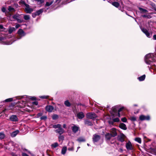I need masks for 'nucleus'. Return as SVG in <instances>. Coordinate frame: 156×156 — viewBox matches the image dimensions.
<instances>
[{"mask_svg": "<svg viewBox=\"0 0 156 156\" xmlns=\"http://www.w3.org/2000/svg\"><path fill=\"white\" fill-rule=\"evenodd\" d=\"M48 97V96H40V98L42 99H47Z\"/></svg>", "mask_w": 156, "mask_h": 156, "instance_id": "a19ab883", "label": "nucleus"}, {"mask_svg": "<svg viewBox=\"0 0 156 156\" xmlns=\"http://www.w3.org/2000/svg\"><path fill=\"white\" fill-rule=\"evenodd\" d=\"M144 138H146V136H144Z\"/></svg>", "mask_w": 156, "mask_h": 156, "instance_id": "338daca9", "label": "nucleus"}, {"mask_svg": "<svg viewBox=\"0 0 156 156\" xmlns=\"http://www.w3.org/2000/svg\"><path fill=\"white\" fill-rule=\"evenodd\" d=\"M105 138L107 140H109L112 137V135L109 133H106L105 135Z\"/></svg>", "mask_w": 156, "mask_h": 156, "instance_id": "dca6fc26", "label": "nucleus"}, {"mask_svg": "<svg viewBox=\"0 0 156 156\" xmlns=\"http://www.w3.org/2000/svg\"><path fill=\"white\" fill-rule=\"evenodd\" d=\"M153 38L154 40H156V35H154L153 36Z\"/></svg>", "mask_w": 156, "mask_h": 156, "instance_id": "13d9d810", "label": "nucleus"}, {"mask_svg": "<svg viewBox=\"0 0 156 156\" xmlns=\"http://www.w3.org/2000/svg\"><path fill=\"white\" fill-rule=\"evenodd\" d=\"M124 108V107H122V108H121L119 109L118 110V112L117 114V115H118L119 117H120V116L119 112L122 111Z\"/></svg>", "mask_w": 156, "mask_h": 156, "instance_id": "72a5a7b5", "label": "nucleus"}, {"mask_svg": "<svg viewBox=\"0 0 156 156\" xmlns=\"http://www.w3.org/2000/svg\"><path fill=\"white\" fill-rule=\"evenodd\" d=\"M110 133L112 137H115L117 135L116 129L115 128H112L111 129Z\"/></svg>", "mask_w": 156, "mask_h": 156, "instance_id": "1a4fd4ad", "label": "nucleus"}, {"mask_svg": "<svg viewBox=\"0 0 156 156\" xmlns=\"http://www.w3.org/2000/svg\"><path fill=\"white\" fill-rule=\"evenodd\" d=\"M53 2V1H51L49 2H46L45 5L47 6H49L51 5Z\"/></svg>", "mask_w": 156, "mask_h": 156, "instance_id": "7c9ffc66", "label": "nucleus"}, {"mask_svg": "<svg viewBox=\"0 0 156 156\" xmlns=\"http://www.w3.org/2000/svg\"><path fill=\"white\" fill-rule=\"evenodd\" d=\"M10 20H11V21H13V20H12L11 19H10Z\"/></svg>", "mask_w": 156, "mask_h": 156, "instance_id": "69168bd1", "label": "nucleus"}, {"mask_svg": "<svg viewBox=\"0 0 156 156\" xmlns=\"http://www.w3.org/2000/svg\"><path fill=\"white\" fill-rule=\"evenodd\" d=\"M100 139V136L95 134L93 135V140L94 142H97Z\"/></svg>", "mask_w": 156, "mask_h": 156, "instance_id": "39448f33", "label": "nucleus"}, {"mask_svg": "<svg viewBox=\"0 0 156 156\" xmlns=\"http://www.w3.org/2000/svg\"><path fill=\"white\" fill-rule=\"evenodd\" d=\"M64 104L67 107H69L71 105L70 102L68 100H66L65 101Z\"/></svg>", "mask_w": 156, "mask_h": 156, "instance_id": "c85d7f7f", "label": "nucleus"}, {"mask_svg": "<svg viewBox=\"0 0 156 156\" xmlns=\"http://www.w3.org/2000/svg\"><path fill=\"white\" fill-rule=\"evenodd\" d=\"M2 40V38L0 37V40Z\"/></svg>", "mask_w": 156, "mask_h": 156, "instance_id": "e2e57ef3", "label": "nucleus"}, {"mask_svg": "<svg viewBox=\"0 0 156 156\" xmlns=\"http://www.w3.org/2000/svg\"><path fill=\"white\" fill-rule=\"evenodd\" d=\"M24 18L26 20H28L30 19V16L28 15H25L24 16Z\"/></svg>", "mask_w": 156, "mask_h": 156, "instance_id": "c9c22d12", "label": "nucleus"}, {"mask_svg": "<svg viewBox=\"0 0 156 156\" xmlns=\"http://www.w3.org/2000/svg\"><path fill=\"white\" fill-rule=\"evenodd\" d=\"M23 3H24L26 6L25 11L27 13H30L33 11V9L30 8L29 5L25 3L24 2H23Z\"/></svg>", "mask_w": 156, "mask_h": 156, "instance_id": "f03ea898", "label": "nucleus"}, {"mask_svg": "<svg viewBox=\"0 0 156 156\" xmlns=\"http://www.w3.org/2000/svg\"><path fill=\"white\" fill-rule=\"evenodd\" d=\"M55 132L58 133L59 134L61 135L64 132V130L61 127L58 129L55 130Z\"/></svg>", "mask_w": 156, "mask_h": 156, "instance_id": "4468645a", "label": "nucleus"}, {"mask_svg": "<svg viewBox=\"0 0 156 156\" xmlns=\"http://www.w3.org/2000/svg\"><path fill=\"white\" fill-rule=\"evenodd\" d=\"M143 17H147L148 18H151V17H149L150 16H147L146 15H144V16H143Z\"/></svg>", "mask_w": 156, "mask_h": 156, "instance_id": "4d7b16f0", "label": "nucleus"}, {"mask_svg": "<svg viewBox=\"0 0 156 156\" xmlns=\"http://www.w3.org/2000/svg\"><path fill=\"white\" fill-rule=\"evenodd\" d=\"M42 115V113H38L37 114V117H39L40 116H41Z\"/></svg>", "mask_w": 156, "mask_h": 156, "instance_id": "864d4df0", "label": "nucleus"}, {"mask_svg": "<svg viewBox=\"0 0 156 156\" xmlns=\"http://www.w3.org/2000/svg\"><path fill=\"white\" fill-rule=\"evenodd\" d=\"M22 156H29L25 153H23L22 154Z\"/></svg>", "mask_w": 156, "mask_h": 156, "instance_id": "603ef678", "label": "nucleus"}, {"mask_svg": "<svg viewBox=\"0 0 156 156\" xmlns=\"http://www.w3.org/2000/svg\"><path fill=\"white\" fill-rule=\"evenodd\" d=\"M112 4L116 7H118L119 5V3L117 2H112Z\"/></svg>", "mask_w": 156, "mask_h": 156, "instance_id": "a878e982", "label": "nucleus"}, {"mask_svg": "<svg viewBox=\"0 0 156 156\" xmlns=\"http://www.w3.org/2000/svg\"><path fill=\"white\" fill-rule=\"evenodd\" d=\"M58 146V143H57L56 142L55 143L52 144L51 145V147L52 148H56Z\"/></svg>", "mask_w": 156, "mask_h": 156, "instance_id": "c756f323", "label": "nucleus"}, {"mask_svg": "<svg viewBox=\"0 0 156 156\" xmlns=\"http://www.w3.org/2000/svg\"><path fill=\"white\" fill-rule=\"evenodd\" d=\"M113 121L114 122H118L119 121V119L118 118H116L113 119Z\"/></svg>", "mask_w": 156, "mask_h": 156, "instance_id": "ea45409f", "label": "nucleus"}, {"mask_svg": "<svg viewBox=\"0 0 156 156\" xmlns=\"http://www.w3.org/2000/svg\"><path fill=\"white\" fill-rule=\"evenodd\" d=\"M72 130L73 132L75 133H76L77 131L79 129V127L76 126L75 125H74L72 128Z\"/></svg>", "mask_w": 156, "mask_h": 156, "instance_id": "aec40b11", "label": "nucleus"}, {"mask_svg": "<svg viewBox=\"0 0 156 156\" xmlns=\"http://www.w3.org/2000/svg\"><path fill=\"white\" fill-rule=\"evenodd\" d=\"M121 120L123 122H126L127 121V119L125 117H124L121 119Z\"/></svg>", "mask_w": 156, "mask_h": 156, "instance_id": "79ce46f5", "label": "nucleus"}, {"mask_svg": "<svg viewBox=\"0 0 156 156\" xmlns=\"http://www.w3.org/2000/svg\"><path fill=\"white\" fill-rule=\"evenodd\" d=\"M145 77V75H144L140 76V77H139L138 78V79L140 81H143L144 80Z\"/></svg>", "mask_w": 156, "mask_h": 156, "instance_id": "cd10ccee", "label": "nucleus"}, {"mask_svg": "<svg viewBox=\"0 0 156 156\" xmlns=\"http://www.w3.org/2000/svg\"><path fill=\"white\" fill-rule=\"evenodd\" d=\"M77 116L79 119H82L84 117V115L83 112H81L77 114Z\"/></svg>", "mask_w": 156, "mask_h": 156, "instance_id": "a211bd4d", "label": "nucleus"}, {"mask_svg": "<svg viewBox=\"0 0 156 156\" xmlns=\"http://www.w3.org/2000/svg\"><path fill=\"white\" fill-rule=\"evenodd\" d=\"M2 11L3 12H5V8L4 7H3L2 9Z\"/></svg>", "mask_w": 156, "mask_h": 156, "instance_id": "5fc2aeb1", "label": "nucleus"}, {"mask_svg": "<svg viewBox=\"0 0 156 156\" xmlns=\"http://www.w3.org/2000/svg\"><path fill=\"white\" fill-rule=\"evenodd\" d=\"M130 119L132 121H135L136 120V118L135 117L132 116L130 117Z\"/></svg>", "mask_w": 156, "mask_h": 156, "instance_id": "4c0bfd02", "label": "nucleus"}, {"mask_svg": "<svg viewBox=\"0 0 156 156\" xmlns=\"http://www.w3.org/2000/svg\"><path fill=\"white\" fill-rule=\"evenodd\" d=\"M53 127L55 128H58V129L60 128L61 127V125L58 124L57 125H54L53 126Z\"/></svg>", "mask_w": 156, "mask_h": 156, "instance_id": "2f4dec72", "label": "nucleus"}, {"mask_svg": "<svg viewBox=\"0 0 156 156\" xmlns=\"http://www.w3.org/2000/svg\"><path fill=\"white\" fill-rule=\"evenodd\" d=\"M37 15L36 12H35V13H33L32 14V16L34 18Z\"/></svg>", "mask_w": 156, "mask_h": 156, "instance_id": "a18cd8bd", "label": "nucleus"}, {"mask_svg": "<svg viewBox=\"0 0 156 156\" xmlns=\"http://www.w3.org/2000/svg\"><path fill=\"white\" fill-rule=\"evenodd\" d=\"M112 114L113 115H114L115 113H117V107L116 106L113 107L112 109Z\"/></svg>", "mask_w": 156, "mask_h": 156, "instance_id": "ddd939ff", "label": "nucleus"}, {"mask_svg": "<svg viewBox=\"0 0 156 156\" xmlns=\"http://www.w3.org/2000/svg\"><path fill=\"white\" fill-rule=\"evenodd\" d=\"M47 118V117L45 116H43L41 117V120H45Z\"/></svg>", "mask_w": 156, "mask_h": 156, "instance_id": "c03bdc74", "label": "nucleus"}, {"mask_svg": "<svg viewBox=\"0 0 156 156\" xmlns=\"http://www.w3.org/2000/svg\"><path fill=\"white\" fill-rule=\"evenodd\" d=\"M18 34L20 37L19 39H20L21 37L24 36L25 35V34L22 29H19L17 32Z\"/></svg>", "mask_w": 156, "mask_h": 156, "instance_id": "6e6552de", "label": "nucleus"}, {"mask_svg": "<svg viewBox=\"0 0 156 156\" xmlns=\"http://www.w3.org/2000/svg\"><path fill=\"white\" fill-rule=\"evenodd\" d=\"M5 137V135L3 132H0V139H2Z\"/></svg>", "mask_w": 156, "mask_h": 156, "instance_id": "b1692460", "label": "nucleus"}, {"mask_svg": "<svg viewBox=\"0 0 156 156\" xmlns=\"http://www.w3.org/2000/svg\"><path fill=\"white\" fill-rule=\"evenodd\" d=\"M33 103L35 105H38V103L37 101H34L33 102Z\"/></svg>", "mask_w": 156, "mask_h": 156, "instance_id": "6e6d98bb", "label": "nucleus"}, {"mask_svg": "<svg viewBox=\"0 0 156 156\" xmlns=\"http://www.w3.org/2000/svg\"><path fill=\"white\" fill-rule=\"evenodd\" d=\"M154 54L153 53H149L145 57V61L147 64H150L151 62L154 61Z\"/></svg>", "mask_w": 156, "mask_h": 156, "instance_id": "f257e3e1", "label": "nucleus"}, {"mask_svg": "<svg viewBox=\"0 0 156 156\" xmlns=\"http://www.w3.org/2000/svg\"><path fill=\"white\" fill-rule=\"evenodd\" d=\"M77 140L79 142H82L85 141V140L83 137H80L78 138Z\"/></svg>", "mask_w": 156, "mask_h": 156, "instance_id": "393cba45", "label": "nucleus"}, {"mask_svg": "<svg viewBox=\"0 0 156 156\" xmlns=\"http://www.w3.org/2000/svg\"><path fill=\"white\" fill-rule=\"evenodd\" d=\"M63 137L62 136H61L59 137V140L60 141L61 140H63Z\"/></svg>", "mask_w": 156, "mask_h": 156, "instance_id": "de8ad7c7", "label": "nucleus"}, {"mask_svg": "<svg viewBox=\"0 0 156 156\" xmlns=\"http://www.w3.org/2000/svg\"><path fill=\"white\" fill-rule=\"evenodd\" d=\"M87 118L90 119H92L96 117V115L94 113H89L87 114Z\"/></svg>", "mask_w": 156, "mask_h": 156, "instance_id": "20e7f679", "label": "nucleus"}, {"mask_svg": "<svg viewBox=\"0 0 156 156\" xmlns=\"http://www.w3.org/2000/svg\"><path fill=\"white\" fill-rule=\"evenodd\" d=\"M140 119L141 121L144 120H148L150 119V117L149 116H145L144 115H141L140 116Z\"/></svg>", "mask_w": 156, "mask_h": 156, "instance_id": "0eeeda50", "label": "nucleus"}, {"mask_svg": "<svg viewBox=\"0 0 156 156\" xmlns=\"http://www.w3.org/2000/svg\"><path fill=\"white\" fill-rule=\"evenodd\" d=\"M58 118V116L57 115H54L52 117L53 119H56Z\"/></svg>", "mask_w": 156, "mask_h": 156, "instance_id": "49530a36", "label": "nucleus"}, {"mask_svg": "<svg viewBox=\"0 0 156 156\" xmlns=\"http://www.w3.org/2000/svg\"><path fill=\"white\" fill-rule=\"evenodd\" d=\"M119 126L120 128L123 129L125 130L127 129V127H126V125L123 123H120L119 125Z\"/></svg>", "mask_w": 156, "mask_h": 156, "instance_id": "2eb2a0df", "label": "nucleus"}, {"mask_svg": "<svg viewBox=\"0 0 156 156\" xmlns=\"http://www.w3.org/2000/svg\"><path fill=\"white\" fill-rule=\"evenodd\" d=\"M12 98H9L5 100V101L6 102H9L12 101Z\"/></svg>", "mask_w": 156, "mask_h": 156, "instance_id": "e433bc0d", "label": "nucleus"}, {"mask_svg": "<svg viewBox=\"0 0 156 156\" xmlns=\"http://www.w3.org/2000/svg\"><path fill=\"white\" fill-rule=\"evenodd\" d=\"M80 147H77V149H79L80 148Z\"/></svg>", "mask_w": 156, "mask_h": 156, "instance_id": "680f3d73", "label": "nucleus"}, {"mask_svg": "<svg viewBox=\"0 0 156 156\" xmlns=\"http://www.w3.org/2000/svg\"><path fill=\"white\" fill-rule=\"evenodd\" d=\"M134 140L135 141L138 142L139 144H141V140L140 138L136 137L135 139Z\"/></svg>", "mask_w": 156, "mask_h": 156, "instance_id": "bb28decb", "label": "nucleus"}, {"mask_svg": "<svg viewBox=\"0 0 156 156\" xmlns=\"http://www.w3.org/2000/svg\"><path fill=\"white\" fill-rule=\"evenodd\" d=\"M63 127L64 128H66V125L65 124L63 125Z\"/></svg>", "mask_w": 156, "mask_h": 156, "instance_id": "052dcab7", "label": "nucleus"}, {"mask_svg": "<svg viewBox=\"0 0 156 156\" xmlns=\"http://www.w3.org/2000/svg\"><path fill=\"white\" fill-rule=\"evenodd\" d=\"M19 132L18 130H16L15 131L13 132L10 134L11 136L12 137H15Z\"/></svg>", "mask_w": 156, "mask_h": 156, "instance_id": "f3484780", "label": "nucleus"}, {"mask_svg": "<svg viewBox=\"0 0 156 156\" xmlns=\"http://www.w3.org/2000/svg\"><path fill=\"white\" fill-rule=\"evenodd\" d=\"M3 28V27L2 25H0V29H2Z\"/></svg>", "mask_w": 156, "mask_h": 156, "instance_id": "bf43d9fd", "label": "nucleus"}, {"mask_svg": "<svg viewBox=\"0 0 156 156\" xmlns=\"http://www.w3.org/2000/svg\"><path fill=\"white\" fill-rule=\"evenodd\" d=\"M53 109V107L51 105L47 106L46 107V110L48 112H51Z\"/></svg>", "mask_w": 156, "mask_h": 156, "instance_id": "f8f14e48", "label": "nucleus"}, {"mask_svg": "<svg viewBox=\"0 0 156 156\" xmlns=\"http://www.w3.org/2000/svg\"><path fill=\"white\" fill-rule=\"evenodd\" d=\"M126 149L128 151L133 150V149L132 144L129 141L127 143H126Z\"/></svg>", "mask_w": 156, "mask_h": 156, "instance_id": "7ed1b4c3", "label": "nucleus"}, {"mask_svg": "<svg viewBox=\"0 0 156 156\" xmlns=\"http://www.w3.org/2000/svg\"><path fill=\"white\" fill-rule=\"evenodd\" d=\"M18 22L21 23L23 22V21L19 19L18 18L16 20Z\"/></svg>", "mask_w": 156, "mask_h": 156, "instance_id": "8fccbe9b", "label": "nucleus"}, {"mask_svg": "<svg viewBox=\"0 0 156 156\" xmlns=\"http://www.w3.org/2000/svg\"><path fill=\"white\" fill-rule=\"evenodd\" d=\"M68 145L71 146L72 147H69L68 148V150L69 151H73L74 149L73 145L74 143L73 142H71L69 143L68 144Z\"/></svg>", "mask_w": 156, "mask_h": 156, "instance_id": "6ab92c4d", "label": "nucleus"}, {"mask_svg": "<svg viewBox=\"0 0 156 156\" xmlns=\"http://www.w3.org/2000/svg\"><path fill=\"white\" fill-rule=\"evenodd\" d=\"M142 31L144 34H145V35L148 37L150 38L151 37V35L152 34H150L149 32L146 29L143 28L142 29Z\"/></svg>", "mask_w": 156, "mask_h": 156, "instance_id": "423d86ee", "label": "nucleus"}, {"mask_svg": "<svg viewBox=\"0 0 156 156\" xmlns=\"http://www.w3.org/2000/svg\"><path fill=\"white\" fill-rule=\"evenodd\" d=\"M87 146H89V144H87Z\"/></svg>", "mask_w": 156, "mask_h": 156, "instance_id": "0e129e2a", "label": "nucleus"}, {"mask_svg": "<svg viewBox=\"0 0 156 156\" xmlns=\"http://www.w3.org/2000/svg\"><path fill=\"white\" fill-rule=\"evenodd\" d=\"M12 42H6L5 43V44H7V45H10V44H12Z\"/></svg>", "mask_w": 156, "mask_h": 156, "instance_id": "09e8293b", "label": "nucleus"}, {"mask_svg": "<svg viewBox=\"0 0 156 156\" xmlns=\"http://www.w3.org/2000/svg\"><path fill=\"white\" fill-rule=\"evenodd\" d=\"M16 30L15 28L13 27H10L9 29V34L12 33L13 32L15 31Z\"/></svg>", "mask_w": 156, "mask_h": 156, "instance_id": "412c9836", "label": "nucleus"}, {"mask_svg": "<svg viewBox=\"0 0 156 156\" xmlns=\"http://www.w3.org/2000/svg\"><path fill=\"white\" fill-rule=\"evenodd\" d=\"M43 9H40L37 11L36 12L37 15H39L43 12Z\"/></svg>", "mask_w": 156, "mask_h": 156, "instance_id": "f704fd0d", "label": "nucleus"}, {"mask_svg": "<svg viewBox=\"0 0 156 156\" xmlns=\"http://www.w3.org/2000/svg\"><path fill=\"white\" fill-rule=\"evenodd\" d=\"M67 150V148L66 147H64L62 148L61 153L63 154H64L66 152Z\"/></svg>", "mask_w": 156, "mask_h": 156, "instance_id": "5701e85b", "label": "nucleus"}, {"mask_svg": "<svg viewBox=\"0 0 156 156\" xmlns=\"http://www.w3.org/2000/svg\"><path fill=\"white\" fill-rule=\"evenodd\" d=\"M18 15H16L12 16L13 18L16 20L18 18Z\"/></svg>", "mask_w": 156, "mask_h": 156, "instance_id": "58836bf2", "label": "nucleus"}, {"mask_svg": "<svg viewBox=\"0 0 156 156\" xmlns=\"http://www.w3.org/2000/svg\"><path fill=\"white\" fill-rule=\"evenodd\" d=\"M8 10L9 11H14V10L13 8L11 6H9L8 8Z\"/></svg>", "mask_w": 156, "mask_h": 156, "instance_id": "37998d69", "label": "nucleus"}, {"mask_svg": "<svg viewBox=\"0 0 156 156\" xmlns=\"http://www.w3.org/2000/svg\"><path fill=\"white\" fill-rule=\"evenodd\" d=\"M125 137V136L123 135H121L118 136V140L122 142H123Z\"/></svg>", "mask_w": 156, "mask_h": 156, "instance_id": "9b49d317", "label": "nucleus"}, {"mask_svg": "<svg viewBox=\"0 0 156 156\" xmlns=\"http://www.w3.org/2000/svg\"><path fill=\"white\" fill-rule=\"evenodd\" d=\"M20 26V25L19 24H17L16 25L15 27L16 29L18 28Z\"/></svg>", "mask_w": 156, "mask_h": 156, "instance_id": "3c124183", "label": "nucleus"}, {"mask_svg": "<svg viewBox=\"0 0 156 156\" xmlns=\"http://www.w3.org/2000/svg\"><path fill=\"white\" fill-rule=\"evenodd\" d=\"M84 123L85 125L88 126H91L92 125V124L91 122L89 121L88 120H85L84 121Z\"/></svg>", "mask_w": 156, "mask_h": 156, "instance_id": "4be33fe9", "label": "nucleus"}, {"mask_svg": "<svg viewBox=\"0 0 156 156\" xmlns=\"http://www.w3.org/2000/svg\"><path fill=\"white\" fill-rule=\"evenodd\" d=\"M10 120L12 121L16 122L18 120L17 116L16 115H12L10 118Z\"/></svg>", "mask_w": 156, "mask_h": 156, "instance_id": "9d476101", "label": "nucleus"}, {"mask_svg": "<svg viewBox=\"0 0 156 156\" xmlns=\"http://www.w3.org/2000/svg\"><path fill=\"white\" fill-rule=\"evenodd\" d=\"M139 9L141 12L145 13L146 12H147V10H146V9H143L139 7Z\"/></svg>", "mask_w": 156, "mask_h": 156, "instance_id": "473e14b6", "label": "nucleus"}]
</instances>
